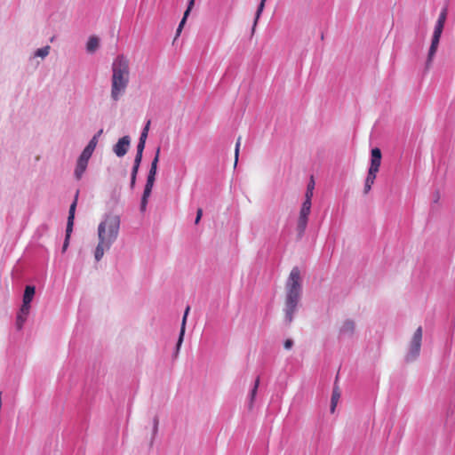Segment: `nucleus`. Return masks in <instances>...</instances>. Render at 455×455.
<instances>
[{
    "instance_id": "1a4fd4ad",
    "label": "nucleus",
    "mask_w": 455,
    "mask_h": 455,
    "mask_svg": "<svg viewBox=\"0 0 455 455\" xmlns=\"http://www.w3.org/2000/svg\"><path fill=\"white\" fill-rule=\"evenodd\" d=\"M77 197H78V192H76V197L74 202L71 204L69 207L68 212V223H67V228H66V237L63 243L62 251H65L68 246L69 243V238L73 230V225H74V219H75V212L77 204Z\"/></svg>"
},
{
    "instance_id": "bb28decb",
    "label": "nucleus",
    "mask_w": 455,
    "mask_h": 455,
    "mask_svg": "<svg viewBox=\"0 0 455 455\" xmlns=\"http://www.w3.org/2000/svg\"><path fill=\"white\" fill-rule=\"evenodd\" d=\"M145 144H146V142L139 141L138 146H137V152L138 153L143 154V150L145 148Z\"/></svg>"
},
{
    "instance_id": "7ed1b4c3",
    "label": "nucleus",
    "mask_w": 455,
    "mask_h": 455,
    "mask_svg": "<svg viewBox=\"0 0 455 455\" xmlns=\"http://www.w3.org/2000/svg\"><path fill=\"white\" fill-rule=\"evenodd\" d=\"M285 287L284 320L286 323L290 324L293 320V314L299 304L301 292L300 271L297 267L291 269Z\"/></svg>"
},
{
    "instance_id": "4468645a",
    "label": "nucleus",
    "mask_w": 455,
    "mask_h": 455,
    "mask_svg": "<svg viewBox=\"0 0 455 455\" xmlns=\"http://www.w3.org/2000/svg\"><path fill=\"white\" fill-rule=\"evenodd\" d=\"M195 1L196 0H189L188 1V8L185 11L183 18H182L181 21L180 22L179 27L177 28V32H176L177 33V36L180 34V32H181V30L183 28V26H184V24H185V22L187 20V18L188 17L191 10L193 9V7L195 5Z\"/></svg>"
},
{
    "instance_id": "c85d7f7f",
    "label": "nucleus",
    "mask_w": 455,
    "mask_h": 455,
    "mask_svg": "<svg viewBox=\"0 0 455 455\" xmlns=\"http://www.w3.org/2000/svg\"><path fill=\"white\" fill-rule=\"evenodd\" d=\"M292 345H293V342L291 339H286L284 341L283 347L285 349H290V348H291Z\"/></svg>"
},
{
    "instance_id": "412c9836",
    "label": "nucleus",
    "mask_w": 455,
    "mask_h": 455,
    "mask_svg": "<svg viewBox=\"0 0 455 455\" xmlns=\"http://www.w3.org/2000/svg\"><path fill=\"white\" fill-rule=\"evenodd\" d=\"M102 130H100L97 134H95L92 139L90 140L88 145L85 147V148L89 149L90 151L93 152L97 144H98V139L102 133Z\"/></svg>"
},
{
    "instance_id": "4be33fe9",
    "label": "nucleus",
    "mask_w": 455,
    "mask_h": 455,
    "mask_svg": "<svg viewBox=\"0 0 455 455\" xmlns=\"http://www.w3.org/2000/svg\"><path fill=\"white\" fill-rule=\"evenodd\" d=\"M315 188V181L313 178H311L310 182L307 185L306 195H305V201L311 202L313 197V191Z\"/></svg>"
},
{
    "instance_id": "aec40b11",
    "label": "nucleus",
    "mask_w": 455,
    "mask_h": 455,
    "mask_svg": "<svg viewBox=\"0 0 455 455\" xmlns=\"http://www.w3.org/2000/svg\"><path fill=\"white\" fill-rule=\"evenodd\" d=\"M355 330V323L351 320H347L343 323L340 331L344 333H352Z\"/></svg>"
},
{
    "instance_id": "dca6fc26",
    "label": "nucleus",
    "mask_w": 455,
    "mask_h": 455,
    "mask_svg": "<svg viewBox=\"0 0 455 455\" xmlns=\"http://www.w3.org/2000/svg\"><path fill=\"white\" fill-rule=\"evenodd\" d=\"M376 177H377V173L376 172H369L368 171V174H367V177H366V180H365L364 188H363V193L364 194H368L370 192V190L371 189V186L374 184Z\"/></svg>"
},
{
    "instance_id": "2f4dec72",
    "label": "nucleus",
    "mask_w": 455,
    "mask_h": 455,
    "mask_svg": "<svg viewBox=\"0 0 455 455\" xmlns=\"http://www.w3.org/2000/svg\"><path fill=\"white\" fill-rule=\"evenodd\" d=\"M157 427H158V419L155 418V419H154V432L157 431Z\"/></svg>"
},
{
    "instance_id": "393cba45",
    "label": "nucleus",
    "mask_w": 455,
    "mask_h": 455,
    "mask_svg": "<svg viewBox=\"0 0 455 455\" xmlns=\"http://www.w3.org/2000/svg\"><path fill=\"white\" fill-rule=\"evenodd\" d=\"M93 152L90 151L89 149L87 148H84L81 154V156H79V158L83 159V160H85L87 162H89V159L91 158Z\"/></svg>"
},
{
    "instance_id": "39448f33",
    "label": "nucleus",
    "mask_w": 455,
    "mask_h": 455,
    "mask_svg": "<svg viewBox=\"0 0 455 455\" xmlns=\"http://www.w3.org/2000/svg\"><path fill=\"white\" fill-rule=\"evenodd\" d=\"M160 148L156 149V156L151 163V166L147 178V183L145 185L144 192L141 198L140 210L144 212L146 210L148 197L151 195L152 188L156 180V175L157 171V164L159 161Z\"/></svg>"
},
{
    "instance_id": "c756f323",
    "label": "nucleus",
    "mask_w": 455,
    "mask_h": 455,
    "mask_svg": "<svg viewBox=\"0 0 455 455\" xmlns=\"http://www.w3.org/2000/svg\"><path fill=\"white\" fill-rule=\"evenodd\" d=\"M147 138H148V133L142 132L140 134V141L146 142Z\"/></svg>"
},
{
    "instance_id": "ddd939ff",
    "label": "nucleus",
    "mask_w": 455,
    "mask_h": 455,
    "mask_svg": "<svg viewBox=\"0 0 455 455\" xmlns=\"http://www.w3.org/2000/svg\"><path fill=\"white\" fill-rule=\"evenodd\" d=\"M340 389L338 386V381L336 380L333 386L331 399V412L333 413L335 411V408L339 403L340 398Z\"/></svg>"
},
{
    "instance_id": "6e6552de",
    "label": "nucleus",
    "mask_w": 455,
    "mask_h": 455,
    "mask_svg": "<svg viewBox=\"0 0 455 455\" xmlns=\"http://www.w3.org/2000/svg\"><path fill=\"white\" fill-rule=\"evenodd\" d=\"M310 212H311V202L304 201L302 204L301 209L299 211V215L298 223H297V231H298L299 236H301L306 230Z\"/></svg>"
},
{
    "instance_id": "20e7f679",
    "label": "nucleus",
    "mask_w": 455,
    "mask_h": 455,
    "mask_svg": "<svg viewBox=\"0 0 455 455\" xmlns=\"http://www.w3.org/2000/svg\"><path fill=\"white\" fill-rule=\"evenodd\" d=\"M447 16V10L443 9L436 21V24L435 26L432 40H431V45L427 53V59L426 61V68L428 69L432 64V61L434 60V57L436 53V51L438 49L440 38L443 30L444 23L446 20Z\"/></svg>"
},
{
    "instance_id": "a211bd4d",
    "label": "nucleus",
    "mask_w": 455,
    "mask_h": 455,
    "mask_svg": "<svg viewBox=\"0 0 455 455\" xmlns=\"http://www.w3.org/2000/svg\"><path fill=\"white\" fill-rule=\"evenodd\" d=\"M267 0H261L260 1V4L258 7V10L256 12V17H255V20H254V22H253V26H252V29H251V34H253L255 32V28H256V26L258 24V20L265 8V3H266Z\"/></svg>"
},
{
    "instance_id": "cd10ccee",
    "label": "nucleus",
    "mask_w": 455,
    "mask_h": 455,
    "mask_svg": "<svg viewBox=\"0 0 455 455\" xmlns=\"http://www.w3.org/2000/svg\"><path fill=\"white\" fill-rule=\"evenodd\" d=\"M202 216H203V210L201 208H199V209H197V212H196V220H195L196 224L199 223Z\"/></svg>"
},
{
    "instance_id": "f3484780",
    "label": "nucleus",
    "mask_w": 455,
    "mask_h": 455,
    "mask_svg": "<svg viewBox=\"0 0 455 455\" xmlns=\"http://www.w3.org/2000/svg\"><path fill=\"white\" fill-rule=\"evenodd\" d=\"M87 164H88L87 161L78 158L76 167L75 170V175L77 180L81 179L83 173L86 170Z\"/></svg>"
},
{
    "instance_id": "a878e982",
    "label": "nucleus",
    "mask_w": 455,
    "mask_h": 455,
    "mask_svg": "<svg viewBox=\"0 0 455 455\" xmlns=\"http://www.w3.org/2000/svg\"><path fill=\"white\" fill-rule=\"evenodd\" d=\"M259 385V378L258 377L255 380V384H254V387L251 390V402L253 401L255 395H256V393H257V390H258V387Z\"/></svg>"
},
{
    "instance_id": "6ab92c4d",
    "label": "nucleus",
    "mask_w": 455,
    "mask_h": 455,
    "mask_svg": "<svg viewBox=\"0 0 455 455\" xmlns=\"http://www.w3.org/2000/svg\"><path fill=\"white\" fill-rule=\"evenodd\" d=\"M99 47V38L96 36H91L87 42V51L89 52H93Z\"/></svg>"
},
{
    "instance_id": "9d476101",
    "label": "nucleus",
    "mask_w": 455,
    "mask_h": 455,
    "mask_svg": "<svg viewBox=\"0 0 455 455\" xmlns=\"http://www.w3.org/2000/svg\"><path fill=\"white\" fill-rule=\"evenodd\" d=\"M130 137L129 136H124L123 138L119 139L117 143L114 146V152L118 157L124 156L129 148L130 146Z\"/></svg>"
},
{
    "instance_id": "f8f14e48",
    "label": "nucleus",
    "mask_w": 455,
    "mask_h": 455,
    "mask_svg": "<svg viewBox=\"0 0 455 455\" xmlns=\"http://www.w3.org/2000/svg\"><path fill=\"white\" fill-rule=\"evenodd\" d=\"M141 160H142V154L137 152V154L135 156V159H134V164H133V167L132 170V174H131V187L132 188H133L135 185L136 177H137V173H138Z\"/></svg>"
},
{
    "instance_id": "0eeeda50",
    "label": "nucleus",
    "mask_w": 455,
    "mask_h": 455,
    "mask_svg": "<svg viewBox=\"0 0 455 455\" xmlns=\"http://www.w3.org/2000/svg\"><path fill=\"white\" fill-rule=\"evenodd\" d=\"M422 334V327L419 326L414 331L411 339L408 344V348L405 355L406 362H412L419 355Z\"/></svg>"
},
{
    "instance_id": "2eb2a0df",
    "label": "nucleus",
    "mask_w": 455,
    "mask_h": 455,
    "mask_svg": "<svg viewBox=\"0 0 455 455\" xmlns=\"http://www.w3.org/2000/svg\"><path fill=\"white\" fill-rule=\"evenodd\" d=\"M189 309H190V307H187V308L185 310V313H184V315H183L181 328H180V337H179V339H178V342H177V351L180 349V346L182 344V341H183V338H184V334H185L186 321H187V317H188Z\"/></svg>"
},
{
    "instance_id": "423d86ee",
    "label": "nucleus",
    "mask_w": 455,
    "mask_h": 455,
    "mask_svg": "<svg viewBox=\"0 0 455 455\" xmlns=\"http://www.w3.org/2000/svg\"><path fill=\"white\" fill-rule=\"evenodd\" d=\"M36 293V288L32 285H28L25 288L22 305L20 307V312L17 315L16 324L18 329H21L24 323L26 322L27 316L29 314L30 310V303L33 300V298Z\"/></svg>"
},
{
    "instance_id": "5701e85b",
    "label": "nucleus",
    "mask_w": 455,
    "mask_h": 455,
    "mask_svg": "<svg viewBox=\"0 0 455 455\" xmlns=\"http://www.w3.org/2000/svg\"><path fill=\"white\" fill-rule=\"evenodd\" d=\"M49 52H50V46L47 45L45 47L37 49L36 52H35V56L44 58L49 54Z\"/></svg>"
},
{
    "instance_id": "f03ea898",
    "label": "nucleus",
    "mask_w": 455,
    "mask_h": 455,
    "mask_svg": "<svg viewBox=\"0 0 455 455\" xmlns=\"http://www.w3.org/2000/svg\"><path fill=\"white\" fill-rule=\"evenodd\" d=\"M130 80L129 60L118 55L112 63L111 98L116 101L124 93Z\"/></svg>"
},
{
    "instance_id": "9b49d317",
    "label": "nucleus",
    "mask_w": 455,
    "mask_h": 455,
    "mask_svg": "<svg viewBox=\"0 0 455 455\" xmlns=\"http://www.w3.org/2000/svg\"><path fill=\"white\" fill-rule=\"evenodd\" d=\"M371 165L369 168V172H379L380 164H381V151L378 148H374L371 149Z\"/></svg>"
},
{
    "instance_id": "f257e3e1",
    "label": "nucleus",
    "mask_w": 455,
    "mask_h": 455,
    "mask_svg": "<svg viewBox=\"0 0 455 455\" xmlns=\"http://www.w3.org/2000/svg\"><path fill=\"white\" fill-rule=\"evenodd\" d=\"M120 228V219L116 215H108L99 225L98 236L99 243L95 249L94 257L100 261L105 251H108L116 240Z\"/></svg>"
},
{
    "instance_id": "7c9ffc66",
    "label": "nucleus",
    "mask_w": 455,
    "mask_h": 455,
    "mask_svg": "<svg viewBox=\"0 0 455 455\" xmlns=\"http://www.w3.org/2000/svg\"><path fill=\"white\" fill-rule=\"evenodd\" d=\"M149 126H150V121H148V123L146 124L144 129H143V132H146V133H148V130H149Z\"/></svg>"
},
{
    "instance_id": "b1692460",
    "label": "nucleus",
    "mask_w": 455,
    "mask_h": 455,
    "mask_svg": "<svg viewBox=\"0 0 455 455\" xmlns=\"http://www.w3.org/2000/svg\"><path fill=\"white\" fill-rule=\"evenodd\" d=\"M241 141H242V137L239 136L237 138V140H236V143H235V166L237 164V162H238V156H239V151H240V147H241Z\"/></svg>"
}]
</instances>
